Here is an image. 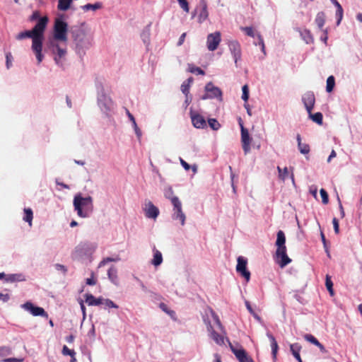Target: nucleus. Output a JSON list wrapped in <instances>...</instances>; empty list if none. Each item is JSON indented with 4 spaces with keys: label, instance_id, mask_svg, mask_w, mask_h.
I'll return each mask as SVG.
<instances>
[{
    "label": "nucleus",
    "instance_id": "1",
    "mask_svg": "<svg viewBox=\"0 0 362 362\" xmlns=\"http://www.w3.org/2000/svg\"><path fill=\"white\" fill-rule=\"evenodd\" d=\"M48 23V18L43 16L31 30H25L18 34L17 40H23L25 37L32 38V50L35 54L37 64H40L44 56L42 53V43L44 40V32Z\"/></svg>",
    "mask_w": 362,
    "mask_h": 362
},
{
    "label": "nucleus",
    "instance_id": "2",
    "mask_svg": "<svg viewBox=\"0 0 362 362\" xmlns=\"http://www.w3.org/2000/svg\"><path fill=\"white\" fill-rule=\"evenodd\" d=\"M275 245L276 246V261L281 268H284L291 262V259L286 253V236L284 231L279 230L277 232Z\"/></svg>",
    "mask_w": 362,
    "mask_h": 362
},
{
    "label": "nucleus",
    "instance_id": "3",
    "mask_svg": "<svg viewBox=\"0 0 362 362\" xmlns=\"http://www.w3.org/2000/svg\"><path fill=\"white\" fill-rule=\"evenodd\" d=\"M73 205L77 215L81 218H87L93 209V199L90 196L83 197L81 194L74 196Z\"/></svg>",
    "mask_w": 362,
    "mask_h": 362
},
{
    "label": "nucleus",
    "instance_id": "4",
    "mask_svg": "<svg viewBox=\"0 0 362 362\" xmlns=\"http://www.w3.org/2000/svg\"><path fill=\"white\" fill-rule=\"evenodd\" d=\"M68 24L61 18H56L54 24V40L67 42Z\"/></svg>",
    "mask_w": 362,
    "mask_h": 362
},
{
    "label": "nucleus",
    "instance_id": "5",
    "mask_svg": "<svg viewBox=\"0 0 362 362\" xmlns=\"http://www.w3.org/2000/svg\"><path fill=\"white\" fill-rule=\"evenodd\" d=\"M172 204L173 206L172 218L179 221L182 226L185 224L186 216L182 210V202L178 197L172 198Z\"/></svg>",
    "mask_w": 362,
    "mask_h": 362
},
{
    "label": "nucleus",
    "instance_id": "6",
    "mask_svg": "<svg viewBox=\"0 0 362 362\" xmlns=\"http://www.w3.org/2000/svg\"><path fill=\"white\" fill-rule=\"evenodd\" d=\"M204 90L206 93L201 97L202 100H204L212 98H218L220 101L223 100L221 90L214 86L212 82L206 83Z\"/></svg>",
    "mask_w": 362,
    "mask_h": 362
},
{
    "label": "nucleus",
    "instance_id": "7",
    "mask_svg": "<svg viewBox=\"0 0 362 362\" xmlns=\"http://www.w3.org/2000/svg\"><path fill=\"white\" fill-rule=\"evenodd\" d=\"M247 259L242 256L238 257L236 271L248 282L250 279V272L247 269Z\"/></svg>",
    "mask_w": 362,
    "mask_h": 362
},
{
    "label": "nucleus",
    "instance_id": "8",
    "mask_svg": "<svg viewBox=\"0 0 362 362\" xmlns=\"http://www.w3.org/2000/svg\"><path fill=\"white\" fill-rule=\"evenodd\" d=\"M221 40L220 32L211 33L207 36V48L210 51H214L218 48Z\"/></svg>",
    "mask_w": 362,
    "mask_h": 362
},
{
    "label": "nucleus",
    "instance_id": "9",
    "mask_svg": "<svg viewBox=\"0 0 362 362\" xmlns=\"http://www.w3.org/2000/svg\"><path fill=\"white\" fill-rule=\"evenodd\" d=\"M230 347L239 362H254L253 359L248 356L247 353L243 348L236 349L230 344Z\"/></svg>",
    "mask_w": 362,
    "mask_h": 362
},
{
    "label": "nucleus",
    "instance_id": "10",
    "mask_svg": "<svg viewBox=\"0 0 362 362\" xmlns=\"http://www.w3.org/2000/svg\"><path fill=\"white\" fill-rule=\"evenodd\" d=\"M303 103L308 112L310 114L315 103V97L312 91L306 92L302 97Z\"/></svg>",
    "mask_w": 362,
    "mask_h": 362
},
{
    "label": "nucleus",
    "instance_id": "11",
    "mask_svg": "<svg viewBox=\"0 0 362 362\" xmlns=\"http://www.w3.org/2000/svg\"><path fill=\"white\" fill-rule=\"evenodd\" d=\"M228 47L234 57L235 63L237 65L238 61L241 58L240 45L238 41L232 40L228 42Z\"/></svg>",
    "mask_w": 362,
    "mask_h": 362
},
{
    "label": "nucleus",
    "instance_id": "12",
    "mask_svg": "<svg viewBox=\"0 0 362 362\" xmlns=\"http://www.w3.org/2000/svg\"><path fill=\"white\" fill-rule=\"evenodd\" d=\"M23 307L29 311L33 316H47L45 310L41 307L35 306L30 302H26Z\"/></svg>",
    "mask_w": 362,
    "mask_h": 362
},
{
    "label": "nucleus",
    "instance_id": "13",
    "mask_svg": "<svg viewBox=\"0 0 362 362\" xmlns=\"http://www.w3.org/2000/svg\"><path fill=\"white\" fill-rule=\"evenodd\" d=\"M241 142L243 149L245 154H247L250 150L251 139L248 132V130L244 127H242L241 131Z\"/></svg>",
    "mask_w": 362,
    "mask_h": 362
},
{
    "label": "nucleus",
    "instance_id": "14",
    "mask_svg": "<svg viewBox=\"0 0 362 362\" xmlns=\"http://www.w3.org/2000/svg\"><path fill=\"white\" fill-rule=\"evenodd\" d=\"M147 218L156 219L159 215V209L151 202H148L144 209Z\"/></svg>",
    "mask_w": 362,
    "mask_h": 362
},
{
    "label": "nucleus",
    "instance_id": "15",
    "mask_svg": "<svg viewBox=\"0 0 362 362\" xmlns=\"http://www.w3.org/2000/svg\"><path fill=\"white\" fill-rule=\"evenodd\" d=\"M100 108L105 111H110L113 108V102L109 97L103 95L98 99Z\"/></svg>",
    "mask_w": 362,
    "mask_h": 362
},
{
    "label": "nucleus",
    "instance_id": "16",
    "mask_svg": "<svg viewBox=\"0 0 362 362\" xmlns=\"http://www.w3.org/2000/svg\"><path fill=\"white\" fill-rule=\"evenodd\" d=\"M72 36L77 46L83 47V40L86 37L85 32L78 28L72 31Z\"/></svg>",
    "mask_w": 362,
    "mask_h": 362
},
{
    "label": "nucleus",
    "instance_id": "17",
    "mask_svg": "<svg viewBox=\"0 0 362 362\" xmlns=\"http://www.w3.org/2000/svg\"><path fill=\"white\" fill-rule=\"evenodd\" d=\"M192 122L196 128H204L206 127V121L202 115L199 114H194L191 116Z\"/></svg>",
    "mask_w": 362,
    "mask_h": 362
},
{
    "label": "nucleus",
    "instance_id": "18",
    "mask_svg": "<svg viewBox=\"0 0 362 362\" xmlns=\"http://www.w3.org/2000/svg\"><path fill=\"white\" fill-rule=\"evenodd\" d=\"M85 300H86V303L89 306H96V305H101L103 303V298L99 297L98 298H95L93 296V295H92L90 293H86L85 295Z\"/></svg>",
    "mask_w": 362,
    "mask_h": 362
},
{
    "label": "nucleus",
    "instance_id": "19",
    "mask_svg": "<svg viewBox=\"0 0 362 362\" xmlns=\"http://www.w3.org/2000/svg\"><path fill=\"white\" fill-rule=\"evenodd\" d=\"M66 43H64V45H66ZM50 46L53 48V52L55 53V50L57 52V57L59 58L64 57L66 54V46L64 47H61L58 43H57L55 41H51L50 42Z\"/></svg>",
    "mask_w": 362,
    "mask_h": 362
},
{
    "label": "nucleus",
    "instance_id": "20",
    "mask_svg": "<svg viewBox=\"0 0 362 362\" xmlns=\"http://www.w3.org/2000/svg\"><path fill=\"white\" fill-rule=\"evenodd\" d=\"M267 337L269 338V339L270 340V342H271V348H272V352L273 358H276L277 351H278V349H279L278 344H277V342L276 341L275 337L270 332H267Z\"/></svg>",
    "mask_w": 362,
    "mask_h": 362
},
{
    "label": "nucleus",
    "instance_id": "21",
    "mask_svg": "<svg viewBox=\"0 0 362 362\" xmlns=\"http://www.w3.org/2000/svg\"><path fill=\"white\" fill-rule=\"evenodd\" d=\"M296 139L298 141V146L300 152L303 154H308L310 152V146L307 144H303L301 142V137L299 134L296 136Z\"/></svg>",
    "mask_w": 362,
    "mask_h": 362
},
{
    "label": "nucleus",
    "instance_id": "22",
    "mask_svg": "<svg viewBox=\"0 0 362 362\" xmlns=\"http://www.w3.org/2000/svg\"><path fill=\"white\" fill-rule=\"evenodd\" d=\"M201 11L199 14V21L203 22L208 18L207 5L204 1L200 3Z\"/></svg>",
    "mask_w": 362,
    "mask_h": 362
},
{
    "label": "nucleus",
    "instance_id": "23",
    "mask_svg": "<svg viewBox=\"0 0 362 362\" xmlns=\"http://www.w3.org/2000/svg\"><path fill=\"white\" fill-rule=\"evenodd\" d=\"M153 252H154V254H153V259H152V262L151 263L157 267V266H159L162 262H163V256H162V254L160 251H158V250H156V248L153 249Z\"/></svg>",
    "mask_w": 362,
    "mask_h": 362
},
{
    "label": "nucleus",
    "instance_id": "24",
    "mask_svg": "<svg viewBox=\"0 0 362 362\" xmlns=\"http://www.w3.org/2000/svg\"><path fill=\"white\" fill-rule=\"evenodd\" d=\"M107 275L109 279L115 284H117V270L116 267H111L108 272Z\"/></svg>",
    "mask_w": 362,
    "mask_h": 362
},
{
    "label": "nucleus",
    "instance_id": "25",
    "mask_svg": "<svg viewBox=\"0 0 362 362\" xmlns=\"http://www.w3.org/2000/svg\"><path fill=\"white\" fill-rule=\"evenodd\" d=\"M103 7V4L101 2H96L93 4H87L83 6L81 8L84 11H88L90 10L96 11L100 9Z\"/></svg>",
    "mask_w": 362,
    "mask_h": 362
},
{
    "label": "nucleus",
    "instance_id": "26",
    "mask_svg": "<svg viewBox=\"0 0 362 362\" xmlns=\"http://www.w3.org/2000/svg\"><path fill=\"white\" fill-rule=\"evenodd\" d=\"M290 349L291 351L292 352V354L296 358V360H300V351L301 349V346L298 343H296L290 345Z\"/></svg>",
    "mask_w": 362,
    "mask_h": 362
},
{
    "label": "nucleus",
    "instance_id": "27",
    "mask_svg": "<svg viewBox=\"0 0 362 362\" xmlns=\"http://www.w3.org/2000/svg\"><path fill=\"white\" fill-rule=\"evenodd\" d=\"M24 214H25V216L23 217V220L25 222H28L29 223V225L31 226L32 221L33 218V213L32 209L30 208L24 209Z\"/></svg>",
    "mask_w": 362,
    "mask_h": 362
},
{
    "label": "nucleus",
    "instance_id": "28",
    "mask_svg": "<svg viewBox=\"0 0 362 362\" xmlns=\"http://www.w3.org/2000/svg\"><path fill=\"white\" fill-rule=\"evenodd\" d=\"M72 0H59L57 8L59 11H66L69 8Z\"/></svg>",
    "mask_w": 362,
    "mask_h": 362
},
{
    "label": "nucleus",
    "instance_id": "29",
    "mask_svg": "<svg viewBox=\"0 0 362 362\" xmlns=\"http://www.w3.org/2000/svg\"><path fill=\"white\" fill-rule=\"evenodd\" d=\"M6 281L15 282V281H24L25 279H24L23 276L21 274H13L8 275L6 276Z\"/></svg>",
    "mask_w": 362,
    "mask_h": 362
},
{
    "label": "nucleus",
    "instance_id": "30",
    "mask_svg": "<svg viewBox=\"0 0 362 362\" xmlns=\"http://www.w3.org/2000/svg\"><path fill=\"white\" fill-rule=\"evenodd\" d=\"M325 22V13L323 12L318 13L315 18V23L320 29H322Z\"/></svg>",
    "mask_w": 362,
    "mask_h": 362
},
{
    "label": "nucleus",
    "instance_id": "31",
    "mask_svg": "<svg viewBox=\"0 0 362 362\" xmlns=\"http://www.w3.org/2000/svg\"><path fill=\"white\" fill-rule=\"evenodd\" d=\"M325 286L327 289L328 290L329 294L333 296L334 294V290H333V283L331 279V276L328 274L326 275L325 279Z\"/></svg>",
    "mask_w": 362,
    "mask_h": 362
},
{
    "label": "nucleus",
    "instance_id": "32",
    "mask_svg": "<svg viewBox=\"0 0 362 362\" xmlns=\"http://www.w3.org/2000/svg\"><path fill=\"white\" fill-rule=\"evenodd\" d=\"M335 85V79L333 76H329L327 79L326 90L330 93L333 90Z\"/></svg>",
    "mask_w": 362,
    "mask_h": 362
},
{
    "label": "nucleus",
    "instance_id": "33",
    "mask_svg": "<svg viewBox=\"0 0 362 362\" xmlns=\"http://www.w3.org/2000/svg\"><path fill=\"white\" fill-rule=\"evenodd\" d=\"M310 115V118L312 119V120L313 122H315V123L321 125L322 124V121H323V116H322V114L321 112H316L315 114H312V112Z\"/></svg>",
    "mask_w": 362,
    "mask_h": 362
},
{
    "label": "nucleus",
    "instance_id": "34",
    "mask_svg": "<svg viewBox=\"0 0 362 362\" xmlns=\"http://www.w3.org/2000/svg\"><path fill=\"white\" fill-rule=\"evenodd\" d=\"M211 337L212 339L218 344H222L224 343L223 337L220 335L218 333H217L215 331L211 332Z\"/></svg>",
    "mask_w": 362,
    "mask_h": 362
},
{
    "label": "nucleus",
    "instance_id": "35",
    "mask_svg": "<svg viewBox=\"0 0 362 362\" xmlns=\"http://www.w3.org/2000/svg\"><path fill=\"white\" fill-rule=\"evenodd\" d=\"M277 169L279 171V176L280 179H281L282 180H285L288 175V168L285 167L284 169H281L280 167H278Z\"/></svg>",
    "mask_w": 362,
    "mask_h": 362
},
{
    "label": "nucleus",
    "instance_id": "36",
    "mask_svg": "<svg viewBox=\"0 0 362 362\" xmlns=\"http://www.w3.org/2000/svg\"><path fill=\"white\" fill-rule=\"evenodd\" d=\"M208 123L210 127L214 130H218L221 127V124L216 119H209Z\"/></svg>",
    "mask_w": 362,
    "mask_h": 362
},
{
    "label": "nucleus",
    "instance_id": "37",
    "mask_svg": "<svg viewBox=\"0 0 362 362\" xmlns=\"http://www.w3.org/2000/svg\"><path fill=\"white\" fill-rule=\"evenodd\" d=\"M189 71L191 73L197 74L199 75H204L205 72L199 67L195 66L194 65L189 66Z\"/></svg>",
    "mask_w": 362,
    "mask_h": 362
},
{
    "label": "nucleus",
    "instance_id": "38",
    "mask_svg": "<svg viewBox=\"0 0 362 362\" xmlns=\"http://www.w3.org/2000/svg\"><path fill=\"white\" fill-rule=\"evenodd\" d=\"M243 94L242 99L247 103L249 98V88L247 85H244L242 88Z\"/></svg>",
    "mask_w": 362,
    "mask_h": 362
},
{
    "label": "nucleus",
    "instance_id": "39",
    "mask_svg": "<svg viewBox=\"0 0 362 362\" xmlns=\"http://www.w3.org/2000/svg\"><path fill=\"white\" fill-rule=\"evenodd\" d=\"M88 245L86 243H81L78 245L75 250V252L78 255H81L84 250L88 248Z\"/></svg>",
    "mask_w": 362,
    "mask_h": 362
},
{
    "label": "nucleus",
    "instance_id": "40",
    "mask_svg": "<svg viewBox=\"0 0 362 362\" xmlns=\"http://www.w3.org/2000/svg\"><path fill=\"white\" fill-rule=\"evenodd\" d=\"M304 339L314 345H316L319 342L317 339L310 334H305Z\"/></svg>",
    "mask_w": 362,
    "mask_h": 362
},
{
    "label": "nucleus",
    "instance_id": "41",
    "mask_svg": "<svg viewBox=\"0 0 362 362\" xmlns=\"http://www.w3.org/2000/svg\"><path fill=\"white\" fill-rule=\"evenodd\" d=\"M320 193L322 197V202L324 204H327L329 202V196L325 189H321Z\"/></svg>",
    "mask_w": 362,
    "mask_h": 362
},
{
    "label": "nucleus",
    "instance_id": "42",
    "mask_svg": "<svg viewBox=\"0 0 362 362\" xmlns=\"http://www.w3.org/2000/svg\"><path fill=\"white\" fill-rule=\"evenodd\" d=\"M102 304H104L107 308H118V305H116L112 300L110 299L103 298Z\"/></svg>",
    "mask_w": 362,
    "mask_h": 362
},
{
    "label": "nucleus",
    "instance_id": "43",
    "mask_svg": "<svg viewBox=\"0 0 362 362\" xmlns=\"http://www.w3.org/2000/svg\"><path fill=\"white\" fill-rule=\"evenodd\" d=\"M336 16L338 18L337 24H339L343 18V8H342L341 6H339V7L337 8Z\"/></svg>",
    "mask_w": 362,
    "mask_h": 362
},
{
    "label": "nucleus",
    "instance_id": "44",
    "mask_svg": "<svg viewBox=\"0 0 362 362\" xmlns=\"http://www.w3.org/2000/svg\"><path fill=\"white\" fill-rule=\"evenodd\" d=\"M62 354L65 356H74L76 353L74 350L69 349L66 345L63 346Z\"/></svg>",
    "mask_w": 362,
    "mask_h": 362
},
{
    "label": "nucleus",
    "instance_id": "45",
    "mask_svg": "<svg viewBox=\"0 0 362 362\" xmlns=\"http://www.w3.org/2000/svg\"><path fill=\"white\" fill-rule=\"evenodd\" d=\"M180 7L186 12H189V8L187 0H177Z\"/></svg>",
    "mask_w": 362,
    "mask_h": 362
},
{
    "label": "nucleus",
    "instance_id": "46",
    "mask_svg": "<svg viewBox=\"0 0 362 362\" xmlns=\"http://www.w3.org/2000/svg\"><path fill=\"white\" fill-rule=\"evenodd\" d=\"M165 198L170 200L172 202V198L177 197L176 196L173 195V190L171 187H169L165 192Z\"/></svg>",
    "mask_w": 362,
    "mask_h": 362
},
{
    "label": "nucleus",
    "instance_id": "47",
    "mask_svg": "<svg viewBox=\"0 0 362 362\" xmlns=\"http://www.w3.org/2000/svg\"><path fill=\"white\" fill-rule=\"evenodd\" d=\"M248 36L255 37V31L252 27H244L242 28Z\"/></svg>",
    "mask_w": 362,
    "mask_h": 362
},
{
    "label": "nucleus",
    "instance_id": "48",
    "mask_svg": "<svg viewBox=\"0 0 362 362\" xmlns=\"http://www.w3.org/2000/svg\"><path fill=\"white\" fill-rule=\"evenodd\" d=\"M181 90L185 95H188L189 93V84L184 82L181 86Z\"/></svg>",
    "mask_w": 362,
    "mask_h": 362
},
{
    "label": "nucleus",
    "instance_id": "49",
    "mask_svg": "<svg viewBox=\"0 0 362 362\" xmlns=\"http://www.w3.org/2000/svg\"><path fill=\"white\" fill-rule=\"evenodd\" d=\"M332 223L335 233L338 234L339 233V224L338 219L337 218H334L332 219Z\"/></svg>",
    "mask_w": 362,
    "mask_h": 362
},
{
    "label": "nucleus",
    "instance_id": "50",
    "mask_svg": "<svg viewBox=\"0 0 362 362\" xmlns=\"http://www.w3.org/2000/svg\"><path fill=\"white\" fill-rule=\"evenodd\" d=\"M133 124V127H134V132H135V134H136V136L139 139H141V129L139 128V127L137 126V124L136 122H134V123H132Z\"/></svg>",
    "mask_w": 362,
    "mask_h": 362
},
{
    "label": "nucleus",
    "instance_id": "51",
    "mask_svg": "<svg viewBox=\"0 0 362 362\" xmlns=\"http://www.w3.org/2000/svg\"><path fill=\"white\" fill-rule=\"evenodd\" d=\"M257 37H258V40H259L258 45L261 46V49H262V51L263 52L264 54H266L265 45L264 43L263 38L262 37V36L259 34L257 35Z\"/></svg>",
    "mask_w": 362,
    "mask_h": 362
},
{
    "label": "nucleus",
    "instance_id": "52",
    "mask_svg": "<svg viewBox=\"0 0 362 362\" xmlns=\"http://www.w3.org/2000/svg\"><path fill=\"white\" fill-rule=\"evenodd\" d=\"M40 18H41L40 17V12L37 11H34L33 13V14L31 15V16L30 17V20L31 21H36V20H38V21H39Z\"/></svg>",
    "mask_w": 362,
    "mask_h": 362
},
{
    "label": "nucleus",
    "instance_id": "53",
    "mask_svg": "<svg viewBox=\"0 0 362 362\" xmlns=\"http://www.w3.org/2000/svg\"><path fill=\"white\" fill-rule=\"evenodd\" d=\"M159 307L163 311L165 312L168 314H174V311L168 310V306L163 303H160Z\"/></svg>",
    "mask_w": 362,
    "mask_h": 362
},
{
    "label": "nucleus",
    "instance_id": "54",
    "mask_svg": "<svg viewBox=\"0 0 362 362\" xmlns=\"http://www.w3.org/2000/svg\"><path fill=\"white\" fill-rule=\"evenodd\" d=\"M114 261H116V259L111 258V257L105 258L103 260H102L100 262L99 267H103V266L105 265L107 262H114Z\"/></svg>",
    "mask_w": 362,
    "mask_h": 362
},
{
    "label": "nucleus",
    "instance_id": "55",
    "mask_svg": "<svg viewBox=\"0 0 362 362\" xmlns=\"http://www.w3.org/2000/svg\"><path fill=\"white\" fill-rule=\"evenodd\" d=\"M180 162L185 170H189L191 168V166L185 160H184L182 158H180Z\"/></svg>",
    "mask_w": 362,
    "mask_h": 362
},
{
    "label": "nucleus",
    "instance_id": "56",
    "mask_svg": "<svg viewBox=\"0 0 362 362\" xmlns=\"http://www.w3.org/2000/svg\"><path fill=\"white\" fill-rule=\"evenodd\" d=\"M95 284H96V281L93 278V273H92L91 277L90 278H88L86 279V284H88L89 286H93Z\"/></svg>",
    "mask_w": 362,
    "mask_h": 362
},
{
    "label": "nucleus",
    "instance_id": "57",
    "mask_svg": "<svg viewBox=\"0 0 362 362\" xmlns=\"http://www.w3.org/2000/svg\"><path fill=\"white\" fill-rule=\"evenodd\" d=\"M6 66L8 69H9L10 66L11 65V59H12L11 54L7 53L6 55Z\"/></svg>",
    "mask_w": 362,
    "mask_h": 362
},
{
    "label": "nucleus",
    "instance_id": "58",
    "mask_svg": "<svg viewBox=\"0 0 362 362\" xmlns=\"http://www.w3.org/2000/svg\"><path fill=\"white\" fill-rule=\"evenodd\" d=\"M55 267L57 270H60V271L63 272L64 274H66L67 272L66 267L62 264H57L55 265Z\"/></svg>",
    "mask_w": 362,
    "mask_h": 362
},
{
    "label": "nucleus",
    "instance_id": "59",
    "mask_svg": "<svg viewBox=\"0 0 362 362\" xmlns=\"http://www.w3.org/2000/svg\"><path fill=\"white\" fill-rule=\"evenodd\" d=\"M185 37H186V33H184L181 35V36L179 38V40H178V42H177V45L178 46H180L183 44L184 41H185Z\"/></svg>",
    "mask_w": 362,
    "mask_h": 362
},
{
    "label": "nucleus",
    "instance_id": "60",
    "mask_svg": "<svg viewBox=\"0 0 362 362\" xmlns=\"http://www.w3.org/2000/svg\"><path fill=\"white\" fill-rule=\"evenodd\" d=\"M9 299V295L8 294H3L0 293V300H1L4 302H7Z\"/></svg>",
    "mask_w": 362,
    "mask_h": 362
},
{
    "label": "nucleus",
    "instance_id": "61",
    "mask_svg": "<svg viewBox=\"0 0 362 362\" xmlns=\"http://www.w3.org/2000/svg\"><path fill=\"white\" fill-rule=\"evenodd\" d=\"M4 362H21L22 360L16 358H9L4 360Z\"/></svg>",
    "mask_w": 362,
    "mask_h": 362
},
{
    "label": "nucleus",
    "instance_id": "62",
    "mask_svg": "<svg viewBox=\"0 0 362 362\" xmlns=\"http://www.w3.org/2000/svg\"><path fill=\"white\" fill-rule=\"evenodd\" d=\"M315 346H317L320 349L321 352H327V350L325 349V346L320 341Z\"/></svg>",
    "mask_w": 362,
    "mask_h": 362
},
{
    "label": "nucleus",
    "instance_id": "63",
    "mask_svg": "<svg viewBox=\"0 0 362 362\" xmlns=\"http://www.w3.org/2000/svg\"><path fill=\"white\" fill-rule=\"evenodd\" d=\"M336 156H337V153H336L335 151L332 150L330 155L329 156V157L327 158V162L329 163L332 158L336 157Z\"/></svg>",
    "mask_w": 362,
    "mask_h": 362
},
{
    "label": "nucleus",
    "instance_id": "64",
    "mask_svg": "<svg viewBox=\"0 0 362 362\" xmlns=\"http://www.w3.org/2000/svg\"><path fill=\"white\" fill-rule=\"evenodd\" d=\"M126 112H127L128 117L129 118V119L132 121V123L136 122L134 117L130 113L129 110L126 109Z\"/></svg>",
    "mask_w": 362,
    "mask_h": 362
}]
</instances>
